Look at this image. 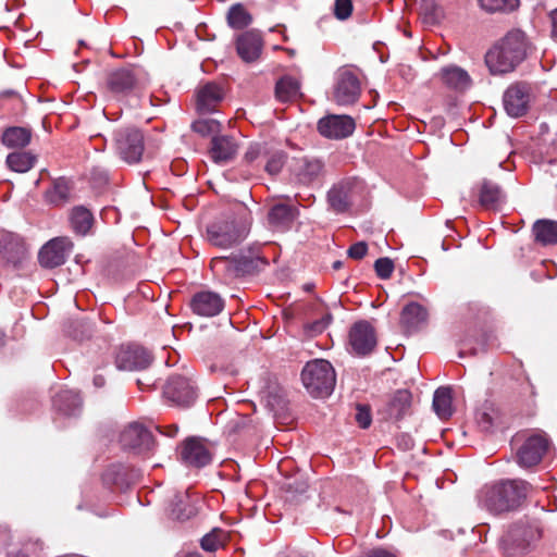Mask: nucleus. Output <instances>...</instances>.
Wrapping results in <instances>:
<instances>
[{"mask_svg":"<svg viewBox=\"0 0 557 557\" xmlns=\"http://www.w3.org/2000/svg\"><path fill=\"white\" fill-rule=\"evenodd\" d=\"M478 199L483 209L497 211L506 202V195L499 185L484 180L479 188Z\"/></svg>","mask_w":557,"mask_h":557,"instance_id":"obj_29","label":"nucleus"},{"mask_svg":"<svg viewBox=\"0 0 557 557\" xmlns=\"http://www.w3.org/2000/svg\"><path fill=\"white\" fill-rule=\"evenodd\" d=\"M163 394L170 401L181 407L191 406L197 397L190 381L182 375H172L164 386Z\"/></svg>","mask_w":557,"mask_h":557,"instance_id":"obj_16","label":"nucleus"},{"mask_svg":"<svg viewBox=\"0 0 557 557\" xmlns=\"http://www.w3.org/2000/svg\"><path fill=\"white\" fill-rule=\"evenodd\" d=\"M428 320V310L418 302H409L400 313V323L408 332L417 331Z\"/></svg>","mask_w":557,"mask_h":557,"instance_id":"obj_31","label":"nucleus"},{"mask_svg":"<svg viewBox=\"0 0 557 557\" xmlns=\"http://www.w3.org/2000/svg\"><path fill=\"white\" fill-rule=\"evenodd\" d=\"M70 197V188L65 182H57L53 189L48 193L49 201L55 206L65 203Z\"/></svg>","mask_w":557,"mask_h":557,"instance_id":"obj_45","label":"nucleus"},{"mask_svg":"<svg viewBox=\"0 0 557 557\" xmlns=\"http://www.w3.org/2000/svg\"><path fill=\"white\" fill-rule=\"evenodd\" d=\"M141 479V472L133 467L116 463L111 465L102 474L104 484L125 490Z\"/></svg>","mask_w":557,"mask_h":557,"instance_id":"obj_22","label":"nucleus"},{"mask_svg":"<svg viewBox=\"0 0 557 557\" xmlns=\"http://www.w3.org/2000/svg\"><path fill=\"white\" fill-rule=\"evenodd\" d=\"M5 344V334L4 332L0 331V348L3 347Z\"/></svg>","mask_w":557,"mask_h":557,"instance_id":"obj_62","label":"nucleus"},{"mask_svg":"<svg viewBox=\"0 0 557 557\" xmlns=\"http://www.w3.org/2000/svg\"><path fill=\"white\" fill-rule=\"evenodd\" d=\"M535 243L542 246L557 245V221L541 219L532 226Z\"/></svg>","mask_w":557,"mask_h":557,"instance_id":"obj_33","label":"nucleus"},{"mask_svg":"<svg viewBox=\"0 0 557 557\" xmlns=\"http://www.w3.org/2000/svg\"><path fill=\"white\" fill-rule=\"evenodd\" d=\"M287 159V154L282 150H275L270 151L268 149V154L264 159V164H262V168L264 171L270 175H276L278 174Z\"/></svg>","mask_w":557,"mask_h":557,"instance_id":"obj_43","label":"nucleus"},{"mask_svg":"<svg viewBox=\"0 0 557 557\" xmlns=\"http://www.w3.org/2000/svg\"><path fill=\"white\" fill-rule=\"evenodd\" d=\"M361 557H397V556L394 553H392L385 548L376 547V548H372V549L364 552Z\"/></svg>","mask_w":557,"mask_h":557,"instance_id":"obj_56","label":"nucleus"},{"mask_svg":"<svg viewBox=\"0 0 557 557\" xmlns=\"http://www.w3.org/2000/svg\"><path fill=\"white\" fill-rule=\"evenodd\" d=\"M189 306L195 314L211 318L220 314L225 304L218 293L201 290L191 297Z\"/></svg>","mask_w":557,"mask_h":557,"instance_id":"obj_21","label":"nucleus"},{"mask_svg":"<svg viewBox=\"0 0 557 557\" xmlns=\"http://www.w3.org/2000/svg\"><path fill=\"white\" fill-rule=\"evenodd\" d=\"M92 384L96 388H102L107 384V380L103 374L96 373L92 377Z\"/></svg>","mask_w":557,"mask_h":557,"instance_id":"obj_57","label":"nucleus"},{"mask_svg":"<svg viewBox=\"0 0 557 557\" xmlns=\"http://www.w3.org/2000/svg\"><path fill=\"white\" fill-rule=\"evenodd\" d=\"M185 557H202L198 552H191L185 555Z\"/></svg>","mask_w":557,"mask_h":557,"instance_id":"obj_63","label":"nucleus"},{"mask_svg":"<svg viewBox=\"0 0 557 557\" xmlns=\"http://www.w3.org/2000/svg\"><path fill=\"white\" fill-rule=\"evenodd\" d=\"M355 418L361 429H368L372 422L370 406L358 404Z\"/></svg>","mask_w":557,"mask_h":557,"instance_id":"obj_49","label":"nucleus"},{"mask_svg":"<svg viewBox=\"0 0 557 557\" xmlns=\"http://www.w3.org/2000/svg\"><path fill=\"white\" fill-rule=\"evenodd\" d=\"M32 138V131L26 127L13 126L4 131L2 143L9 148H23Z\"/></svg>","mask_w":557,"mask_h":557,"instance_id":"obj_37","label":"nucleus"},{"mask_svg":"<svg viewBox=\"0 0 557 557\" xmlns=\"http://www.w3.org/2000/svg\"><path fill=\"white\" fill-rule=\"evenodd\" d=\"M154 383H156V381L152 380L151 377H146L145 382L141 379L137 380V384L139 386H141V385L151 386V385H154Z\"/></svg>","mask_w":557,"mask_h":557,"instance_id":"obj_60","label":"nucleus"},{"mask_svg":"<svg viewBox=\"0 0 557 557\" xmlns=\"http://www.w3.org/2000/svg\"><path fill=\"white\" fill-rule=\"evenodd\" d=\"M71 225L78 235H86L92 226L94 215L89 209L77 206L71 212Z\"/></svg>","mask_w":557,"mask_h":557,"instance_id":"obj_36","label":"nucleus"},{"mask_svg":"<svg viewBox=\"0 0 557 557\" xmlns=\"http://www.w3.org/2000/svg\"><path fill=\"white\" fill-rule=\"evenodd\" d=\"M223 98L224 92L219 84L207 83L197 91V110L202 114L214 112Z\"/></svg>","mask_w":557,"mask_h":557,"instance_id":"obj_28","label":"nucleus"},{"mask_svg":"<svg viewBox=\"0 0 557 557\" xmlns=\"http://www.w3.org/2000/svg\"><path fill=\"white\" fill-rule=\"evenodd\" d=\"M367 252L368 245L364 242L355 243L347 250L348 257L355 260H361L367 255Z\"/></svg>","mask_w":557,"mask_h":557,"instance_id":"obj_54","label":"nucleus"},{"mask_svg":"<svg viewBox=\"0 0 557 557\" xmlns=\"http://www.w3.org/2000/svg\"><path fill=\"white\" fill-rule=\"evenodd\" d=\"M356 182L354 180H344L329 190L327 202L336 213H344L349 210Z\"/></svg>","mask_w":557,"mask_h":557,"instance_id":"obj_24","label":"nucleus"},{"mask_svg":"<svg viewBox=\"0 0 557 557\" xmlns=\"http://www.w3.org/2000/svg\"><path fill=\"white\" fill-rule=\"evenodd\" d=\"M348 343L358 356L371 354L377 343L375 329L364 320L354 323L348 333Z\"/></svg>","mask_w":557,"mask_h":557,"instance_id":"obj_12","label":"nucleus"},{"mask_svg":"<svg viewBox=\"0 0 557 557\" xmlns=\"http://www.w3.org/2000/svg\"><path fill=\"white\" fill-rule=\"evenodd\" d=\"M300 83L293 76H283L276 82L275 97L281 102H288L299 96Z\"/></svg>","mask_w":557,"mask_h":557,"instance_id":"obj_35","label":"nucleus"},{"mask_svg":"<svg viewBox=\"0 0 557 557\" xmlns=\"http://www.w3.org/2000/svg\"><path fill=\"white\" fill-rule=\"evenodd\" d=\"M543 531V524L539 519L525 517L509 528L506 539L518 548L524 549L540 541Z\"/></svg>","mask_w":557,"mask_h":557,"instance_id":"obj_10","label":"nucleus"},{"mask_svg":"<svg viewBox=\"0 0 557 557\" xmlns=\"http://www.w3.org/2000/svg\"><path fill=\"white\" fill-rule=\"evenodd\" d=\"M531 484L524 480H500L481 491V504L491 513L499 516L518 510L527 499Z\"/></svg>","mask_w":557,"mask_h":557,"instance_id":"obj_1","label":"nucleus"},{"mask_svg":"<svg viewBox=\"0 0 557 557\" xmlns=\"http://www.w3.org/2000/svg\"><path fill=\"white\" fill-rule=\"evenodd\" d=\"M151 360L150 352L137 345H122L115 356L116 367L127 371L144 370Z\"/></svg>","mask_w":557,"mask_h":557,"instance_id":"obj_15","label":"nucleus"},{"mask_svg":"<svg viewBox=\"0 0 557 557\" xmlns=\"http://www.w3.org/2000/svg\"><path fill=\"white\" fill-rule=\"evenodd\" d=\"M9 557H29L25 554H14V555H10Z\"/></svg>","mask_w":557,"mask_h":557,"instance_id":"obj_64","label":"nucleus"},{"mask_svg":"<svg viewBox=\"0 0 557 557\" xmlns=\"http://www.w3.org/2000/svg\"><path fill=\"white\" fill-rule=\"evenodd\" d=\"M290 180L300 186H313L322 182L326 171L325 163L317 157L294 158L289 166Z\"/></svg>","mask_w":557,"mask_h":557,"instance_id":"obj_7","label":"nucleus"},{"mask_svg":"<svg viewBox=\"0 0 557 557\" xmlns=\"http://www.w3.org/2000/svg\"><path fill=\"white\" fill-rule=\"evenodd\" d=\"M245 237V227L238 225L231 215L218 219L207 226V240L218 248H231L240 244Z\"/></svg>","mask_w":557,"mask_h":557,"instance_id":"obj_6","label":"nucleus"},{"mask_svg":"<svg viewBox=\"0 0 557 557\" xmlns=\"http://www.w3.org/2000/svg\"><path fill=\"white\" fill-rule=\"evenodd\" d=\"M181 456L186 465L197 468L205 467L211 461L210 450L198 437H189L184 442Z\"/></svg>","mask_w":557,"mask_h":557,"instance_id":"obj_25","label":"nucleus"},{"mask_svg":"<svg viewBox=\"0 0 557 557\" xmlns=\"http://www.w3.org/2000/svg\"><path fill=\"white\" fill-rule=\"evenodd\" d=\"M53 407L65 416L75 414L82 408V398L77 392L61 389L53 397Z\"/></svg>","mask_w":557,"mask_h":557,"instance_id":"obj_32","label":"nucleus"},{"mask_svg":"<svg viewBox=\"0 0 557 557\" xmlns=\"http://www.w3.org/2000/svg\"><path fill=\"white\" fill-rule=\"evenodd\" d=\"M436 76L443 85L456 91H465L472 84V79L468 72L454 64L442 67Z\"/></svg>","mask_w":557,"mask_h":557,"instance_id":"obj_27","label":"nucleus"},{"mask_svg":"<svg viewBox=\"0 0 557 557\" xmlns=\"http://www.w3.org/2000/svg\"><path fill=\"white\" fill-rule=\"evenodd\" d=\"M74 326L73 332H70L71 336L75 339L83 341L91 336V329L83 321L75 320L72 322Z\"/></svg>","mask_w":557,"mask_h":557,"instance_id":"obj_51","label":"nucleus"},{"mask_svg":"<svg viewBox=\"0 0 557 557\" xmlns=\"http://www.w3.org/2000/svg\"><path fill=\"white\" fill-rule=\"evenodd\" d=\"M308 490V483L302 479H294L285 484V491L292 496L302 495Z\"/></svg>","mask_w":557,"mask_h":557,"instance_id":"obj_52","label":"nucleus"},{"mask_svg":"<svg viewBox=\"0 0 557 557\" xmlns=\"http://www.w3.org/2000/svg\"><path fill=\"white\" fill-rule=\"evenodd\" d=\"M267 264V260L251 249L228 257H214L210 261L212 271L221 272L230 280L256 274Z\"/></svg>","mask_w":557,"mask_h":557,"instance_id":"obj_4","label":"nucleus"},{"mask_svg":"<svg viewBox=\"0 0 557 557\" xmlns=\"http://www.w3.org/2000/svg\"><path fill=\"white\" fill-rule=\"evenodd\" d=\"M411 399L408 389H398L377 409V413L384 421H399L410 411Z\"/></svg>","mask_w":557,"mask_h":557,"instance_id":"obj_20","label":"nucleus"},{"mask_svg":"<svg viewBox=\"0 0 557 557\" xmlns=\"http://www.w3.org/2000/svg\"><path fill=\"white\" fill-rule=\"evenodd\" d=\"M120 443L124 449L137 454L150 451L154 445L151 432L139 423L127 425L120 435Z\"/></svg>","mask_w":557,"mask_h":557,"instance_id":"obj_14","label":"nucleus"},{"mask_svg":"<svg viewBox=\"0 0 557 557\" xmlns=\"http://www.w3.org/2000/svg\"><path fill=\"white\" fill-rule=\"evenodd\" d=\"M550 21H552V34L555 38H557V9L550 12Z\"/></svg>","mask_w":557,"mask_h":557,"instance_id":"obj_59","label":"nucleus"},{"mask_svg":"<svg viewBox=\"0 0 557 557\" xmlns=\"http://www.w3.org/2000/svg\"><path fill=\"white\" fill-rule=\"evenodd\" d=\"M158 430L161 433H163L164 435L169 436V437H174L177 434V432H178V426L175 425V424L169 425V426L165 428V430H166L165 432H163L161 430V428H158Z\"/></svg>","mask_w":557,"mask_h":557,"instance_id":"obj_58","label":"nucleus"},{"mask_svg":"<svg viewBox=\"0 0 557 557\" xmlns=\"http://www.w3.org/2000/svg\"><path fill=\"white\" fill-rule=\"evenodd\" d=\"M115 149L122 160L129 164L141 160L145 144L144 135L137 128H125L115 134Z\"/></svg>","mask_w":557,"mask_h":557,"instance_id":"obj_9","label":"nucleus"},{"mask_svg":"<svg viewBox=\"0 0 557 557\" xmlns=\"http://www.w3.org/2000/svg\"><path fill=\"white\" fill-rule=\"evenodd\" d=\"M343 265H344V262H343V261H341V260H336V261H334V262H333L332 268H333L334 270H339V269H342V268H343Z\"/></svg>","mask_w":557,"mask_h":557,"instance_id":"obj_61","label":"nucleus"},{"mask_svg":"<svg viewBox=\"0 0 557 557\" xmlns=\"http://www.w3.org/2000/svg\"><path fill=\"white\" fill-rule=\"evenodd\" d=\"M199 498L188 490L175 492L169 500L168 513L170 518L177 521H186L198 512L197 503Z\"/></svg>","mask_w":557,"mask_h":557,"instance_id":"obj_17","label":"nucleus"},{"mask_svg":"<svg viewBox=\"0 0 557 557\" xmlns=\"http://www.w3.org/2000/svg\"><path fill=\"white\" fill-rule=\"evenodd\" d=\"M479 3L487 13H510L519 7V0H479Z\"/></svg>","mask_w":557,"mask_h":557,"instance_id":"obj_42","label":"nucleus"},{"mask_svg":"<svg viewBox=\"0 0 557 557\" xmlns=\"http://www.w3.org/2000/svg\"><path fill=\"white\" fill-rule=\"evenodd\" d=\"M237 144L232 136L214 135L211 138L209 148V156L211 160L218 164H223L232 159L237 153Z\"/></svg>","mask_w":557,"mask_h":557,"instance_id":"obj_26","label":"nucleus"},{"mask_svg":"<svg viewBox=\"0 0 557 557\" xmlns=\"http://www.w3.org/2000/svg\"><path fill=\"white\" fill-rule=\"evenodd\" d=\"M504 108L512 117H519L527 113L530 102V87L525 83H516L507 88L504 94Z\"/></svg>","mask_w":557,"mask_h":557,"instance_id":"obj_18","label":"nucleus"},{"mask_svg":"<svg viewBox=\"0 0 557 557\" xmlns=\"http://www.w3.org/2000/svg\"><path fill=\"white\" fill-rule=\"evenodd\" d=\"M44 543L40 539L34 536H26L21 541V550L17 554H25L27 556L37 555L42 550Z\"/></svg>","mask_w":557,"mask_h":557,"instance_id":"obj_47","label":"nucleus"},{"mask_svg":"<svg viewBox=\"0 0 557 557\" xmlns=\"http://www.w3.org/2000/svg\"><path fill=\"white\" fill-rule=\"evenodd\" d=\"M251 21V15L242 4H234L230 8L227 13V23L232 28L243 29L247 27Z\"/></svg>","mask_w":557,"mask_h":557,"instance_id":"obj_41","label":"nucleus"},{"mask_svg":"<svg viewBox=\"0 0 557 557\" xmlns=\"http://www.w3.org/2000/svg\"><path fill=\"white\" fill-rule=\"evenodd\" d=\"M361 95V82L350 69L338 71L334 84L333 99L338 106L355 104Z\"/></svg>","mask_w":557,"mask_h":557,"instance_id":"obj_8","label":"nucleus"},{"mask_svg":"<svg viewBox=\"0 0 557 557\" xmlns=\"http://www.w3.org/2000/svg\"><path fill=\"white\" fill-rule=\"evenodd\" d=\"M0 256L3 267L17 269L27 257L23 238L14 233H0Z\"/></svg>","mask_w":557,"mask_h":557,"instance_id":"obj_13","label":"nucleus"},{"mask_svg":"<svg viewBox=\"0 0 557 557\" xmlns=\"http://www.w3.org/2000/svg\"><path fill=\"white\" fill-rule=\"evenodd\" d=\"M268 154V147L265 144L250 145L244 157L243 161L247 165H251L255 170H260Z\"/></svg>","mask_w":557,"mask_h":557,"instance_id":"obj_40","label":"nucleus"},{"mask_svg":"<svg viewBox=\"0 0 557 557\" xmlns=\"http://www.w3.org/2000/svg\"><path fill=\"white\" fill-rule=\"evenodd\" d=\"M374 270L380 278L387 280L394 272V262L387 257L379 258L374 262Z\"/></svg>","mask_w":557,"mask_h":557,"instance_id":"obj_48","label":"nucleus"},{"mask_svg":"<svg viewBox=\"0 0 557 557\" xmlns=\"http://www.w3.org/2000/svg\"><path fill=\"white\" fill-rule=\"evenodd\" d=\"M528 47V39L522 30H509L485 54V64L491 74L512 72L525 59Z\"/></svg>","mask_w":557,"mask_h":557,"instance_id":"obj_2","label":"nucleus"},{"mask_svg":"<svg viewBox=\"0 0 557 557\" xmlns=\"http://www.w3.org/2000/svg\"><path fill=\"white\" fill-rule=\"evenodd\" d=\"M451 389L438 387L433 396V409L441 419H447L453 414Z\"/></svg>","mask_w":557,"mask_h":557,"instance_id":"obj_38","label":"nucleus"},{"mask_svg":"<svg viewBox=\"0 0 557 557\" xmlns=\"http://www.w3.org/2000/svg\"><path fill=\"white\" fill-rule=\"evenodd\" d=\"M223 532L214 529L201 539L200 545L206 552H215L219 547L223 546Z\"/></svg>","mask_w":557,"mask_h":557,"instance_id":"obj_46","label":"nucleus"},{"mask_svg":"<svg viewBox=\"0 0 557 557\" xmlns=\"http://www.w3.org/2000/svg\"><path fill=\"white\" fill-rule=\"evenodd\" d=\"M301 381L307 392L314 398L331 395L336 383L332 364L324 359H314L306 363L301 371Z\"/></svg>","mask_w":557,"mask_h":557,"instance_id":"obj_5","label":"nucleus"},{"mask_svg":"<svg viewBox=\"0 0 557 557\" xmlns=\"http://www.w3.org/2000/svg\"><path fill=\"white\" fill-rule=\"evenodd\" d=\"M191 128L194 132L200 134L201 136H214L220 132L221 124L219 121L213 119L198 120L191 124Z\"/></svg>","mask_w":557,"mask_h":557,"instance_id":"obj_44","label":"nucleus"},{"mask_svg":"<svg viewBox=\"0 0 557 557\" xmlns=\"http://www.w3.org/2000/svg\"><path fill=\"white\" fill-rule=\"evenodd\" d=\"M5 162L10 170L17 173H25L34 166L36 157L27 151H16L10 153Z\"/></svg>","mask_w":557,"mask_h":557,"instance_id":"obj_39","label":"nucleus"},{"mask_svg":"<svg viewBox=\"0 0 557 557\" xmlns=\"http://www.w3.org/2000/svg\"><path fill=\"white\" fill-rule=\"evenodd\" d=\"M294 210L290 206L277 203L268 213V221L272 227L285 230L294 221Z\"/></svg>","mask_w":557,"mask_h":557,"instance_id":"obj_34","label":"nucleus"},{"mask_svg":"<svg viewBox=\"0 0 557 557\" xmlns=\"http://www.w3.org/2000/svg\"><path fill=\"white\" fill-rule=\"evenodd\" d=\"M549 447L548 440L543 435H532L525 440L518 450V463L530 468L540 463Z\"/></svg>","mask_w":557,"mask_h":557,"instance_id":"obj_19","label":"nucleus"},{"mask_svg":"<svg viewBox=\"0 0 557 557\" xmlns=\"http://www.w3.org/2000/svg\"><path fill=\"white\" fill-rule=\"evenodd\" d=\"M356 128L355 120L346 114H327L318 122V132L321 136L341 140L352 135Z\"/></svg>","mask_w":557,"mask_h":557,"instance_id":"obj_11","label":"nucleus"},{"mask_svg":"<svg viewBox=\"0 0 557 557\" xmlns=\"http://www.w3.org/2000/svg\"><path fill=\"white\" fill-rule=\"evenodd\" d=\"M331 321L332 315L326 313L321 319L308 324L307 330L313 335L320 334L327 327Z\"/></svg>","mask_w":557,"mask_h":557,"instance_id":"obj_53","label":"nucleus"},{"mask_svg":"<svg viewBox=\"0 0 557 557\" xmlns=\"http://www.w3.org/2000/svg\"><path fill=\"white\" fill-rule=\"evenodd\" d=\"M262 38L259 32L248 30L237 38V52L246 62L257 60L261 53Z\"/></svg>","mask_w":557,"mask_h":557,"instance_id":"obj_30","label":"nucleus"},{"mask_svg":"<svg viewBox=\"0 0 557 557\" xmlns=\"http://www.w3.org/2000/svg\"><path fill=\"white\" fill-rule=\"evenodd\" d=\"M65 238H53L45 244L38 253V261L42 268L53 269L62 265L66 260L65 249L67 246Z\"/></svg>","mask_w":557,"mask_h":557,"instance_id":"obj_23","label":"nucleus"},{"mask_svg":"<svg viewBox=\"0 0 557 557\" xmlns=\"http://www.w3.org/2000/svg\"><path fill=\"white\" fill-rule=\"evenodd\" d=\"M352 13V2L351 0H335L334 4V14L341 20H347Z\"/></svg>","mask_w":557,"mask_h":557,"instance_id":"obj_50","label":"nucleus"},{"mask_svg":"<svg viewBox=\"0 0 557 557\" xmlns=\"http://www.w3.org/2000/svg\"><path fill=\"white\" fill-rule=\"evenodd\" d=\"M149 83L148 75L138 66H123L106 75L102 89L113 100L122 101L139 94Z\"/></svg>","mask_w":557,"mask_h":557,"instance_id":"obj_3","label":"nucleus"},{"mask_svg":"<svg viewBox=\"0 0 557 557\" xmlns=\"http://www.w3.org/2000/svg\"><path fill=\"white\" fill-rule=\"evenodd\" d=\"M475 419L478 422L479 428L484 431L488 432L493 426V417L485 410H480L475 414Z\"/></svg>","mask_w":557,"mask_h":557,"instance_id":"obj_55","label":"nucleus"}]
</instances>
